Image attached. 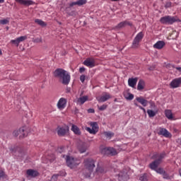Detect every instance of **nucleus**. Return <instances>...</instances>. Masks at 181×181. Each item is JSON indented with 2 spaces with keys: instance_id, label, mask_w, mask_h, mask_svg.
<instances>
[{
  "instance_id": "18",
  "label": "nucleus",
  "mask_w": 181,
  "mask_h": 181,
  "mask_svg": "<svg viewBox=\"0 0 181 181\" xmlns=\"http://www.w3.org/2000/svg\"><path fill=\"white\" fill-rule=\"evenodd\" d=\"M26 173L27 177H36L39 175V173H37V171L32 169L28 170Z\"/></svg>"
},
{
  "instance_id": "51",
  "label": "nucleus",
  "mask_w": 181,
  "mask_h": 181,
  "mask_svg": "<svg viewBox=\"0 0 181 181\" xmlns=\"http://www.w3.org/2000/svg\"><path fill=\"white\" fill-rule=\"evenodd\" d=\"M88 112L89 113V114H94V112H95V110H94V109H88Z\"/></svg>"
},
{
  "instance_id": "2",
  "label": "nucleus",
  "mask_w": 181,
  "mask_h": 181,
  "mask_svg": "<svg viewBox=\"0 0 181 181\" xmlns=\"http://www.w3.org/2000/svg\"><path fill=\"white\" fill-rule=\"evenodd\" d=\"M54 76L59 78V81H62L64 86H67L70 83V74L63 69H57L54 71Z\"/></svg>"
},
{
  "instance_id": "26",
  "label": "nucleus",
  "mask_w": 181,
  "mask_h": 181,
  "mask_svg": "<svg viewBox=\"0 0 181 181\" xmlns=\"http://www.w3.org/2000/svg\"><path fill=\"white\" fill-rule=\"evenodd\" d=\"M144 87H145V81H144L143 80H140L138 83L137 90L141 91V90H144Z\"/></svg>"
},
{
  "instance_id": "14",
  "label": "nucleus",
  "mask_w": 181,
  "mask_h": 181,
  "mask_svg": "<svg viewBox=\"0 0 181 181\" xmlns=\"http://www.w3.org/2000/svg\"><path fill=\"white\" fill-rule=\"evenodd\" d=\"M181 84V78H177L173 79L170 83V86L171 88H177L178 87H180Z\"/></svg>"
},
{
  "instance_id": "28",
  "label": "nucleus",
  "mask_w": 181,
  "mask_h": 181,
  "mask_svg": "<svg viewBox=\"0 0 181 181\" xmlns=\"http://www.w3.org/2000/svg\"><path fill=\"white\" fill-rule=\"evenodd\" d=\"M35 23H37V25H40V26H42V27H45L47 25L46 23H45V21L38 18L35 20Z\"/></svg>"
},
{
  "instance_id": "44",
  "label": "nucleus",
  "mask_w": 181,
  "mask_h": 181,
  "mask_svg": "<svg viewBox=\"0 0 181 181\" xmlns=\"http://www.w3.org/2000/svg\"><path fill=\"white\" fill-rule=\"evenodd\" d=\"M11 43H13V45H16L17 47L18 46H19V41L18 40V39L16 38V40H11Z\"/></svg>"
},
{
  "instance_id": "52",
  "label": "nucleus",
  "mask_w": 181,
  "mask_h": 181,
  "mask_svg": "<svg viewBox=\"0 0 181 181\" xmlns=\"http://www.w3.org/2000/svg\"><path fill=\"white\" fill-rule=\"evenodd\" d=\"M4 171L0 170V179L1 177H4Z\"/></svg>"
},
{
  "instance_id": "33",
  "label": "nucleus",
  "mask_w": 181,
  "mask_h": 181,
  "mask_svg": "<svg viewBox=\"0 0 181 181\" xmlns=\"http://www.w3.org/2000/svg\"><path fill=\"white\" fill-rule=\"evenodd\" d=\"M78 6H81L82 5H86L87 4V0H78L76 1Z\"/></svg>"
},
{
  "instance_id": "29",
  "label": "nucleus",
  "mask_w": 181,
  "mask_h": 181,
  "mask_svg": "<svg viewBox=\"0 0 181 181\" xmlns=\"http://www.w3.org/2000/svg\"><path fill=\"white\" fill-rule=\"evenodd\" d=\"M147 114H148L149 118H153V117H155V115H156V112H155L152 110H148Z\"/></svg>"
},
{
  "instance_id": "57",
  "label": "nucleus",
  "mask_w": 181,
  "mask_h": 181,
  "mask_svg": "<svg viewBox=\"0 0 181 181\" xmlns=\"http://www.w3.org/2000/svg\"><path fill=\"white\" fill-rule=\"evenodd\" d=\"M0 54H2V50L0 49Z\"/></svg>"
},
{
  "instance_id": "15",
  "label": "nucleus",
  "mask_w": 181,
  "mask_h": 181,
  "mask_svg": "<svg viewBox=\"0 0 181 181\" xmlns=\"http://www.w3.org/2000/svg\"><path fill=\"white\" fill-rule=\"evenodd\" d=\"M158 135H163V136H165V138H170L172 136V134L168 129L164 128H160L158 132Z\"/></svg>"
},
{
  "instance_id": "19",
  "label": "nucleus",
  "mask_w": 181,
  "mask_h": 181,
  "mask_svg": "<svg viewBox=\"0 0 181 181\" xmlns=\"http://www.w3.org/2000/svg\"><path fill=\"white\" fill-rule=\"evenodd\" d=\"M136 83H138V78H129L128 79V84L129 87H132V88H135Z\"/></svg>"
},
{
  "instance_id": "11",
  "label": "nucleus",
  "mask_w": 181,
  "mask_h": 181,
  "mask_svg": "<svg viewBox=\"0 0 181 181\" xmlns=\"http://www.w3.org/2000/svg\"><path fill=\"white\" fill-rule=\"evenodd\" d=\"M90 146L85 142H80L78 145V150L79 151L80 153H84L88 149Z\"/></svg>"
},
{
  "instance_id": "34",
  "label": "nucleus",
  "mask_w": 181,
  "mask_h": 181,
  "mask_svg": "<svg viewBox=\"0 0 181 181\" xmlns=\"http://www.w3.org/2000/svg\"><path fill=\"white\" fill-rule=\"evenodd\" d=\"M90 127H92V129L93 131H96V129H98V124L97 122H90Z\"/></svg>"
},
{
  "instance_id": "22",
  "label": "nucleus",
  "mask_w": 181,
  "mask_h": 181,
  "mask_svg": "<svg viewBox=\"0 0 181 181\" xmlns=\"http://www.w3.org/2000/svg\"><path fill=\"white\" fill-rule=\"evenodd\" d=\"M166 43L164 41H158L156 44L153 45L154 49H158L160 50V49H163L165 47Z\"/></svg>"
},
{
  "instance_id": "3",
  "label": "nucleus",
  "mask_w": 181,
  "mask_h": 181,
  "mask_svg": "<svg viewBox=\"0 0 181 181\" xmlns=\"http://www.w3.org/2000/svg\"><path fill=\"white\" fill-rule=\"evenodd\" d=\"M165 156H166L165 152H163L160 153H156L152 157L153 159H156V160L150 163L149 165L150 169H152V170H157L158 166H159V165L162 163V159H164Z\"/></svg>"
},
{
  "instance_id": "48",
  "label": "nucleus",
  "mask_w": 181,
  "mask_h": 181,
  "mask_svg": "<svg viewBox=\"0 0 181 181\" xmlns=\"http://www.w3.org/2000/svg\"><path fill=\"white\" fill-rule=\"evenodd\" d=\"M165 8H170V6H172V3L170 1H168L166 4H165Z\"/></svg>"
},
{
  "instance_id": "7",
  "label": "nucleus",
  "mask_w": 181,
  "mask_h": 181,
  "mask_svg": "<svg viewBox=\"0 0 181 181\" xmlns=\"http://www.w3.org/2000/svg\"><path fill=\"white\" fill-rule=\"evenodd\" d=\"M102 153H103V155H110L111 156H114L117 155V150L112 147H106L102 150Z\"/></svg>"
},
{
  "instance_id": "24",
  "label": "nucleus",
  "mask_w": 181,
  "mask_h": 181,
  "mask_svg": "<svg viewBox=\"0 0 181 181\" xmlns=\"http://www.w3.org/2000/svg\"><path fill=\"white\" fill-rule=\"evenodd\" d=\"M71 131L74 132L75 135H81V132L80 131V129L78 128V127H77L75 124L71 125Z\"/></svg>"
},
{
  "instance_id": "37",
  "label": "nucleus",
  "mask_w": 181,
  "mask_h": 181,
  "mask_svg": "<svg viewBox=\"0 0 181 181\" xmlns=\"http://www.w3.org/2000/svg\"><path fill=\"white\" fill-rule=\"evenodd\" d=\"M134 105H136V107H139V108L140 110H141L142 111H144V114H146V110H145L144 107H143L142 106L138 105V103H136V100H134Z\"/></svg>"
},
{
  "instance_id": "38",
  "label": "nucleus",
  "mask_w": 181,
  "mask_h": 181,
  "mask_svg": "<svg viewBox=\"0 0 181 181\" xmlns=\"http://www.w3.org/2000/svg\"><path fill=\"white\" fill-rule=\"evenodd\" d=\"M9 23V18H7L6 19L0 20V24L1 25H8Z\"/></svg>"
},
{
  "instance_id": "30",
  "label": "nucleus",
  "mask_w": 181,
  "mask_h": 181,
  "mask_svg": "<svg viewBox=\"0 0 181 181\" xmlns=\"http://www.w3.org/2000/svg\"><path fill=\"white\" fill-rule=\"evenodd\" d=\"M96 172H97V173H106L107 170L105 168H104L103 167L98 166L96 168Z\"/></svg>"
},
{
  "instance_id": "54",
  "label": "nucleus",
  "mask_w": 181,
  "mask_h": 181,
  "mask_svg": "<svg viewBox=\"0 0 181 181\" xmlns=\"http://www.w3.org/2000/svg\"><path fill=\"white\" fill-rule=\"evenodd\" d=\"M176 69L181 72V67H177Z\"/></svg>"
},
{
  "instance_id": "31",
  "label": "nucleus",
  "mask_w": 181,
  "mask_h": 181,
  "mask_svg": "<svg viewBox=\"0 0 181 181\" xmlns=\"http://www.w3.org/2000/svg\"><path fill=\"white\" fill-rule=\"evenodd\" d=\"M59 176H64V174H54V175H52L51 180L52 181H57V179L59 178Z\"/></svg>"
},
{
  "instance_id": "13",
  "label": "nucleus",
  "mask_w": 181,
  "mask_h": 181,
  "mask_svg": "<svg viewBox=\"0 0 181 181\" xmlns=\"http://www.w3.org/2000/svg\"><path fill=\"white\" fill-rule=\"evenodd\" d=\"M66 104H67V100H66V98H61L59 100L57 105L59 110H64V108H66Z\"/></svg>"
},
{
  "instance_id": "16",
  "label": "nucleus",
  "mask_w": 181,
  "mask_h": 181,
  "mask_svg": "<svg viewBox=\"0 0 181 181\" xmlns=\"http://www.w3.org/2000/svg\"><path fill=\"white\" fill-rule=\"evenodd\" d=\"M111 98V95L108 93H105L103 95L98 99V103H105V101H108Z\"/></svg>"
},
{
  "instance_id": "35",
  "label": "nucleus",
  "mask_w": 181,
  "mask_h": 181,
  "mask_svg": "<svg viewBox=\"0 0 181 181\" xmlns=\"http://www.w3.org/2000/svg\"><path fill=\"white\" fill-rule=\"evenodd\" d=\"M86 130L88 131L89 134H93V135H95L97 134V131L93 130V129H91L90 127H86Z\"/></svg>"
},
{
  "instance_id": "45",
  "label": "nucleus",
  "mask_w": 181,
  "mask_h": 181,
  "mask_svg": "<svg viewBox=\"0 0 181 181\" xmlns=\"http://www.w3.org/2000/svg\"><path fill=\"white\" fill-rule=\"evenodd\" d=\"M156 172L157 173H159L160 175H163V173H164V172H165V170H163V168H157L156 170Z\"/></svg>"
},
{
  "instance_id": "53",
  "label": "nucleus",
  "mask_w": 181,
  "mask_h": 181,
  "mask_svg": "<svg viewBox=\"0 0 181 181\" xmlns=\"http://www.w3.org/2000/svg\"><path fill=\"white\" fill-rule=\"evenodd\" d=\"M71 90H70V88H67L66 90V93H70Z\"/></svg>"
},
{
  "instance_id": "1",
  "label": "nucleus",
  "mask_w": 181,
  "mask_h": 181,
  "mask_svg": "<svg viewBox=\"0 0 181 181\" xmlns=\"http://www.w3.org/2000/svg\"><path fill=\"white\" fill-rule=\"evenodd\" d=\"M83 174L85 177H90L94 171V168H95V160L91 158H86L83 160Z\"/></svg>"
},
{
  "instance_id": "17",
  "label": "nucleus",
  "mask_w": 181,
  "mask_h": 181,
  "mask_svg": "<svg viewBox=\"0 0 181 181\" xmlns=\"http://www.w3.org/2000/svg\"><path fill=\"white\" fill-rule=\"evenodd\" d=\"M16 2L20 4V5H24V6H29L30 5L33 4V1L32 0H15Z\"/></svg>"
},
{
  "instance_id": "4",
  "label": "nucleus",
  "mask_w": 181,
  "mask_h": 181,
  "mask_svg": "<svg viewBox=\"0 0 181 181\" xmlns=\"http://www.w3.org/2000/svg\"><path fill=\"white\" fill-rule=\"evenodd\" d=\"M63 158H65L67 166L71 169H74V168L78 166L81 161L78 158H74L70 156H63Z\"/></svg>"
},
{
  "instance_id": "6",
  "label": "nucleus",
  "mask_w": 181,
  "mask_h": 181,
  "mask_svg": "<svg viewBox=\"0 0 181 181\" xmlns=\"http://www.w3.org/2000/svg\"><path fill=\"white\" fill-rule=\"evenodd\" d=\"M142 39H144V33L142 32H140L134 39L132 47L133 49H137V47H139V43H141Z\"/></svg>"
},
{
  "instance_id": "36",
  "label": "nucleus",
  "mask_w": 181,
  "mask_h": 181,
  "mask_svg": "<svg viewBox=\"0 0 181 181\" xmlns=\"http://www.w3.org/2000/svg\"><path fill=\"white\" fill-rule=\"evenodd\" d=\"M163 179H167L168 180H170L173 177L170 176L169 174L166 173V172L164 171V173L162 174Z\"/></svg>"
},
{
  "instance_id": "47",
  "label": "nucleus",
  "mask_w": 181,
  "mask_h": 181,
  "mask_svg": "<svg viewBox=\"0 0 181 181\" xmlns=\"http://www.w3.org/2000/svg\"><path fill=\"white\" fill-rule=\"evenodd\" d=\"M80 80H81V83H84V81H86V76L81 75L80 76Z\"/></svg>"
},
{
  "instance_id": "32",
  "label": "nucleus",
  "mask_w": 181,
  "mask_h": 181,
  "mask_svg": "<svg viewBox=\"0 0 181 181\" xmlns=\"http://www.w3.org/2000/svg\"><path fill=\"white\" fill-rule=\"evenodd\" d=\"M139 180L141 181H148V174H143L140 175Z\"/></svg>"
},
{
  "instance_id": "20",
  "label": "nucleus",
  "mask_w": 181,
  "mask_h": 181,
  "mask_svg": "<svg viewBox=\"0 0 181 181\" xmlns=\"http://www.w3.org/2000/svg\"><path fill=\"white\" fill-rule=\"evenodd\" d=\"M132 24L127 21H122L119 23L115 27V29H122V28H125V26L129 25L131 26Z\"/></svg>"
},
{
  "instance_id": "25",
  "label": "nucleus",
  "mask_w": 181,
  "mask_h": 181,
  "mask_svg": "<svg viewBox=\"0 0 181 181\" xmlns=\"http://www.w3.org/2000/svg\"><path fill=\"white\" fill-rule=\"evenodd\" d=\"M87 100H88V96H82V97L78 98L77 103H78V104H81V105H83V104H84V103H86V101H87Z\"/></svg>"
},
{
  "instance_id": "27",
  "label": "nucleus",
  "mask_w": 181,
  "mask_h": 181,
  "mask_svg": "<svg viewBox=\"0 0 181 181\" xmlns=\"http://www.w3.org/2000/svg\"><path fill=\"white\" fill-rule=\"evenodd\" d=\"M165 117H167V118L168 119H172L173 118V115L172 114V110H166L165 111Z\"/></svg>"
},
{
  "instance_id": "55",
  "label": "nucleus",
  "mask_w": 181,
  "mask_h": 181,
  "mask_svg": "<svg viewBox=\"0 0 181 181\" xmlns=\"http://www.w3.org/2000/svg\"><path fill=\"white\" fill-rule=\"evenodd\" d=\"M5 2V0H0V4H4Z\"/></svg>"
},
{
  "instance_id": "9",
  "label": "nucleus",
  "mask_w": 181,
  "mask_h": 181,
  "mask_svg": "<svg viewBox=\"0 0 181 181\" xmlns=\"http://www.w3.org/2000/svg\"><path fill=\"white\" fill-rule=\"evenodd\" d=\"M13 136H20V138H25L26 136H28V133H26V132H25V129L23 127L20 128L19 130H15L13 132Z\"/></svg>"
},
{
  "instance_id": "10",
  "label": "nucleus",
  "mask_w": 181,
  "mask_h": 181,
  "mask_svg": "<svg viewBox=\"0 0 181 181\" xmlns=\"http://www.w3.org/2000/svg\"><path fill=\"white\" fill-rule=\"evenodd\" d=\"M84 66H86L87 67H94L95 66V59L93 57H89L87 58L84 62H83Z\"/></svg>"
},
{
  "instance_id": "21",
  "label": "nucleus",
  "mask_w": 181,
  "mask_h": 181,
  "mask_svg": "<svg viewBox=\"0 0 181 181\" xmlns=\"http://www.w3.org/2000/svg\"><path fill=\"white\" fill-rule=\"evenodd\" d=\"M128 174L125 171H122L119 173V181H127L128 180Z\"/></svg>"
},
{
  "instance_id": "5",
  "label": "nucleus",
  "mask_w": 181,
  "mask_h": 181,
  "mask_svg": "<svg viewBox=\"0 0 181 181\" xmlns=\"http://www.w3.org/2000/svg\"><path fill=\"white\" fill-rule=\"evenodd\" d=\"M177 21H179V18L170 16H165L160 19V22L163 23V25H173L175 22Z\"/></svg>"
},
{
  "instance_id": "49",
  "label": "nucleus",
  "mask_w": 181,
  "mask_h": 181,
  "mask_svg": "<svg viewBox=\"0 0 181 181\" xmlns=\"http://www.w3.org/2000/svg\"><path fill=\"white\" fill-rule=\"evenodd\" d=\"M76 5H77V1H74V2L71 3V4H69V6L71 8L74 6H76Z\"/></svg>"
},
{
  "instance_id": "23",
  "label": "nucleus",
  "mask_w": 181,
  "mask_h": 181,
  "mask_svg": "<svg viewBox=\"0 0 181 181\" xmlns=\"http://www.w3.org/2000/svg\"><path fill=\"white\" fill-rule=\"evenodd\" d=\"M136 100H137L138 103L141 104V105H143V107H146L148 105V100L143 98L142 97L136 98Z\"/></svg>"
},
{
  "instance_id": "56",
  "label": "nucleus",
  "mask_w": 181,
  "mask_h": 181,
  "mask_svg": "<svg viewBox=\"0 0 181 181\" xmlns=\"http://www.w3.org/2000/svg\"><path fill=\"white\" fill-rule=\"evenodd\" d=\"M112 2H117V1H119V0H111Z\"/></svg>"
},
{
  "instance_id": "8",
  "label": "nucleus",
  "mask_w": 181,
  "mask_h": 181,
  "mask_svg": "<svg viewBox=\"0 0 181 181\" xmlns=\"http://www.w3.org/2000/svg\"><path fill=\"white\" fill-rule=\"evenodd\" d=\"M11 151L13 155H16V156H19L20 158H22L23 155H25L23 148L21 147H14L13 148H11Z\"/></svg>"
},
{
  "instance_id": "12",
  "label": "nucleus",
  "mask_w": 181,
  "mask_h": 181,
  "mask_svg": "<svg viewBox=\"0 0 181 181\" xmlns=\"http://www.w3.org/2000/svg\"><path fill=\"white\" fill-rule=\"evenodd\" d=\"M67 132H69L68 126L57 128V135H59V136H64Z\"/></svg>"
},
{
  "instance_id": "41",
  "label": "nucleus",
  "mask_w": 181,
  "mask_h": 181,
  "mask_svg": "<svg viewBox=\"0 0 181 181\" xmlns=\"http://www.w3.org/2000/svg\"><path fill=\"white\" fill-rule=\"evenodd\" d=\"M28 39V37L26 36H21L17 38V40H18V42L21 43V42H24V40H26Z\"/></svg>"
},
{
  "instance_id": "42",
  "label": "nucleus",
  "mask_w": 181,
  "mask_h": 181,
  "mask_svg": "<svg viewBox=\"0 0 181 181\" xmlns=\"http://www.w3.org/2000/svg\"><path fill=\"white\" fill-rule=\"evenodd\" d=\"M126 100H129L131 101L132 100H134V94L132 93H128V96H125Z\"/></svg>"
},
{
  "instance_id": "43",
  "label": "nucleus",
  "mask_w": 181,
  "mask_h": 181,
  "mask_svg": "<svg viewBox=\"0 0 181 181\" xmlns=\"http://www.w3.org/2000/svg\"><path fill=\"white\" fill-rule=\"evenodd\" d=\"M108 107V105H103L102 106H98V110H100V111H104V110H107V107Z\"/></svg>"
},
{
  "instance_id": "46",
  "label": "nucleus",
  "mask_w": 181,
  "mask_h": 181,
  "mask_svg": "<svg viewBox=\"0 0 181 181\" xmlns=\"http://www.w3.org/2000/svg\"><path fill=\"white\" fill-rule=\"evenodd\" d=\"M34 43H41L42 42V38H36L35 40H33Z\"/></svg>"
},
{
  "instance_id": "39",
  "label": "nucleus",
  "mask_w": 181,
  "mask_h": 181,
  "mask_svg": "<svg viewBox=\"0 0 181 181\" xmlns=\"http://www.w3.org/2000/svg\"><path fill=\"white\" fill-rule=\"evenodd\" d=\"M104 135H105L107 138H112V136H114V133L110 132H105Z\"/></svg>"
},
{
  "instance_id": "40",
  "label": "nucleus",
  "mask_w": 181,
  "mask_h": 181,
  "mask_svg": "<svg viewBox=\"0 0 181 181\" xmlns=\"http://www.w3.org/2000/svg\"><path fill=\"white\" fill-rule=\"evenodd\" d=\"M47 159H48L49 162H53L54 159H56V156H54V154H51L47 157Z\"/></svg>"
},
{
  "instance_id": "50",
  "label": "nucleus",
  "mask_w": 181,
  "mask_h": 181,
  "mask_svg": "<svg viewBox=\"0 0 181 181\" xmlns=\"http://www.w3.org/2000/svg\"><path fill=\"white\" fill-rule=\"evenodd\" d=\"M84 71H86V68L84 67H81L79 69V73H84Z\"/></svg>"
}]
</instances>
